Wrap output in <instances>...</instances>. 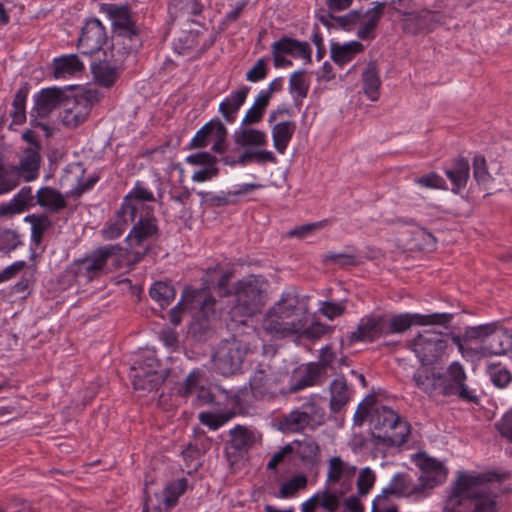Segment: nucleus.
I'll return each instance as SVG.
<instances>
[{
  "label": "nucleus",
  "mask_w": 512,
  "mask_h": 512,
  "mask_svg": "<svg viewBox=\"0 0 512 512\" xmlns=\"http://www.w3.org/2000/svg\"><path fill=\"white\" fill-rule=\"evenodd\" d=\"M454 315L452 313H404L387 317L385 315L386 335L402 333L407 331L412 325L421 326H440L448 329Z\"/></svg>",
  "instance_id": "nucleus-8"
},
{
  "label": "nucleus",
  "mask_w": 512,
  "mask_h": 512,
  "mask_svg": "<svg viewBox=\"0 0 512 512\" xmlns=\"http://www.w3.org/2000/svg\"><path fill=\"white\" fill-rule=\"evenodd\" d=\"M229 437L227 444L238 454L248 452L256 442L255 433L243 425H236L230 429Z\"/></svg>",
  "instance_id": "nucleus-24"
},
{
  "label": "nucleus",
  "mask_w": 512,
  "mask_h": 512,
  "mask_svg": "<svg viewBox=\"0 0 512 512\" xmlns=\"http://www.w3.org/2000/svg\"><path fill=\"white\" fill-rule=\"evenodd\" d=\"M442 373L435 372L427 366H422L413 374V382L415 386L423 393L432 396L438 389Z\"/></svg>",
  "instance_id": "nucleus-25"
},
{
  "label": "nucleus",
  "mask_w": 512,
  "mask_h": 512,
  "mask_svg": "<svg viewBox=\"0 0 512 512\" xmlns=\"http://www.w3.org/2000/svg\"><path fill=\"white\" fill-rule=\"evenodd\" d=\"M68 95V88L49 87L42 89L34 96L31 118L48 117L58 107H64Z\"/></svg>",
  "instance_id": "nucleus-16"
},
{
  "label": "nucleus",
  "mask_w": 512,
  "mask_h": 512,
  "mask_svg": "<svg viewBox=\"0 0 512 512\" xmlns=\"http://www.w3.org/2000/svg\"><path fill=\"white\" fill-rule=\"evenodd\" d=\"M411 246L420 251L430 252L435 249L436 238L425 228L416 227L412 231Z\"/></svg>",
  "instance_id": "nucleus-43"
},
{
  "label": "nucleus",
  "mask_w": 512,
  "mask_h": 512,
  "mask_svg": "<svg viewBox=\"0 0 512 512\" xmlns=\"http://www.w3.org/2000/svg\"><path fill=\"white\" fill-rule=\"evenodd\" d=\"M321 373V367L315 363L307 365L300 377H294L289 392L295 393L304 388L317 384Z\"/></svg>",
  "instance_id": "nucleus-40"
},
{
  "label": "nucleus",
  "mask_w": 512,
  "mask_h": 512,
  "mask_svg": "<svg viewBox=\"0 0 512 512\" xmlns=\"http://www.w3.org/2000/svg\"><path fill=\"white\" fill-rule=\"evenodd\" d=\"M363 49V44L358 41H351L345 44L332 42L330 45L331 58L340 66L350 62Z\"/></svg>",
  "instance_id": "nucleus-30"
},
{
  "label": "nucleus",
  "mask_w": 512,
  "mask_h": 512,
  "mask_svg": "<svg viewBox=\"0 0 512 512\" xmlns=\"http://www.w3.org/2000/svg\"><path fill=\"white\" fill-rule=\"evenodd\" d=\"M20 244V237L16 231L0 228V252L9 254Z\"/></svg>",
  "instance_id": "nucleus-56"
},
{
  "label": "nucleus",
  "mask_w": 512,
  "mask_h": 512,
  "mask_svg": "<svg viewBox=\"0 0 512 512\" xmlns=\"http://www.w3.org/2000/svg\"><path fill=\"white\" fill-rule=\"evenodd\" d=\"M138 367L133 366V387L135 390L153 391L158 390L163 383V377L157 371H145V367L139 363Z\"/></svg>",
  "instance_id": "nucleus-26"
},
{
  "label": "nucleus",
  "mask_w": 512,
  "mask_h": 512,
  "mask_svg": "<svg viewBox=\"0 0 512 512\" xmlns=\"http://www.w3.org/2000/svg\"><path fill=\"white\" fill-rule=\"evenodd\" d=\"M129 222H132L129 218V214H119L118 210L116 212L115 221L109 222L102 230L103 237L109 240L120 237L126 230Z\"/></svg>",
  "instance_id": "nucleus-49"
},
{
  "label": "nucleus",
  "mask_w": 512,
  "mask_h": 512,
  "mask_svg": "<svg viewBox=\"0 0 512 512\" xmlns=\"http://www.w3.org/2000/svg\"><path fill=\"white\" fill-rule=\"evenodd\" d=\"M190 305L192 308H199L203 317L192 321L189 333L200 341L205 340L210 332L208 317L214 314L215 299L203 291H194L191 294Z\"/></svg>",
  "instance_id": "nucleus-15"
},
{
  "label": "nucleus",
  "mask_w": 512,
  "mask_h": 512,
  "mask_svg": "<svg viewBox=\"0 0 512 512\" xmlns=\"http://www.w3.org/2000/svg\"><path fill=\"white\" fill-rule=\"evenodd\" d=\"M154 200L153 193L137 183L133 190L125 196L119 209V214H129L130 220L135 222L138 211L144 209L142 202Z\"/></svg>",
  "instance_id": "nucleus-22"
},
{
  "label": "nucleus",
  "mask_w": 512,
  "mask_h": 512,
  "mask_svg": "<svg viewBox=\"0 0 512 512\" xmlns=\"http://www.w3.org/2000/svg\"><path fill=\"white\" fill-rule=\"evenodd\" d=\"M362 82L364 93L370 100L376 101L379 98L381 81L375 62H370L363 71Z\"/></svg>",
  "instance_id": "nucleus-38"
},
{
  "label": "nucleus",
  "mask_w": 512,
  "mask_h": 512,
  "mask_svg": "<svg viewBox=\"0 0 512 512\" xmlns=\"http://www.w3.org/2000/svg\"><path fill=\"white\" fill-rule=\"evenodd\" d=\"M186 488L187 480L184 478L170 482L165 486L163 504L166 510H170L177 504L179 497L186 491Z\"/></svg>",
  "instance_id": "nucleus-42"
},
{
  "label": "nucleus",
  "mask_w": 512,
  "mask_h": 512,
  "mask_svg": "<svg viewBox=\"0 0 512 512\" xmlns=\"http://www.w3.org/2000/svg\"><path fill=\"white\" fill-rule=\"evenodd\" d=\"M249 90V87L243 86L220 103L219 111L227 122L232 123L235 121V115L245 102Z\"/></svg>",
  "instance_id": "nucleus-32"
},
{
  "label": "nucleus",
  "mask_w": 512,
  "mask_h": 512,
  "mask_svg": "<svg viewBox=\"0 0 512 512\" xmlns=\"http://www.w3.org/2000/svg\"><path fill=\"white\" fill-rule=\"evenodd\" d=\"M158 232L157 219L153 216L152 211L147 210L144 215L141 214L126 237V241L131 249L142 248L141 251H136L137 260H140L147 254L150 246L146 242L157 236Z\"/></svg>",
  "instance_id": "nucleus-11"
},
{
  "label": "nucleus",
  "mask_w": 512,
  "mask_h": 512,
  "mask_svg": "<svg viewBox=\"0 0 512 512\" xmlns=\"http://www.w3.org/2000/svg\"><path fill=\"white\" fill-rule=\"evenodd\" d=\"M382 336H386L385 314H371L361 318L357 329L350 332L347 339L350 343L373 342Z\"/></svg>",
  "instance_id": "nucleus-17"
},
{
  "label": "nucleus",
  "mask_w": 512,
  "mask_h": 512,
  "mask_svg": "<svg viewBox=\"0 0 512 512\" xmlns=\"http://www.w3.org/2000/svg\"><path fill=\"white\" fill-rule=\"evenodd\" d=\"M320 496V507L327 512H336L340 507L341 494L331 492L328 488L317 492Z\"/></svg>",
  "instance_id": "nucleus-59"
},
{
  "label": "nucleus",
  "mask_w": 512,
  "mask_h": 512,
  "mask_svg": "<svg viewBox=\"0 0 512 512\" xmlns=\"http://www.w3.org/2000/svg\"><path fill=\"white\" fill-rule=\"evenodd\" d=\"M489 482L490 478L485 474L461 473L454 486V496L460 502L470 500L471 512H496Z\"/></svg>",
  "instance_id": "nucleus-2"
},
{
  "label": "nucleus",
  "mask_w": 512,
  "mask_h": 512,
  "mask_svg": "<svg viewBox=\"0 0 512 512\" xmlns=\"http://www.w3.org/2000/svg\"><path fill=\"white\" fill-rule=\"evenodd\" d=\"M249 350L248 342L235 335L222 340L212 355L214 369L223 376L240 373Z\"/></svg>",
  "instance_id": "nucleus-5"
},
{
  "label": "nucleus",
  "mask_w": 512,
  "mask_h": 512,
  "mask_svg": "<svg viewBox=\"0 0 512 512\" xmlns=\"http://www.w3.org/2000/svg\"><path fill=\"white\" fill-rule=\"evenodd\" d=\"M267 281L260 276H249L236 283V303L231 309L233 317H252L266 303Z\"/></svg>",
  "instance_id": "nucleus-3"
},
{
  "label": "nucleus",
  "mask_w": 512,
  "mask_h": 512,
  "mask_svg": "<svg viewBox=\"0 0 512 512\" xmlns=\"http://www.w3.org/2000/svg\"><path fill=\"white\" fill-rule=\"evenodd\" d=\"M269 102L270 101L266 96H262L259 93L252 107L246 112L242 120V125L244 126L259 123L263 118L265 109Z\"/></svg>",
  "instance_id": "nucleus-50"
},
{
  "label": "nucleus",
  "mask_w": 512,
  "mask_h": 512,
  "mask_svg": "<svg viewBox=\"0 0 512 512\" xmlns=\"http://www.w3.org/2000/svg\"><path fill=\"white\" fill-rule=\"evenodd\" d=\"M419 467L421 469L420 476H412L408 473L396 474L388 487L383 490V495L421 498L425 495L426 490L433 489L446 480L447 469L436 459L421 457Z\"/></svg>",
  "instance_id": "nucleus-1"
},
{
  "label": "nucleus",
  "mask_w": 512,
  "mask_h": 512,
  "mask_svg": "<svg viewBox=\"0 0 512 512\" xmlns=\"http://www.w3.org/2000/svg\"><path fill=\"white\" fill-rule=\"evenodd\" d=\"M233 137L235 143L241 147H261L267 143L265 132L253 128H241L235 131Z\"/></svg>",
  "instance_id": "nucleus-39"
},
{
  "label": "nucleus",
  "mask_w": 512,
  "mask_h": 512,
  "mask_svg": "<svg viewBox=\"0 0 512 512\" xmlns=\"http://www.w3.org/2000/svg\"><path fill=\"white\" fill-rule=\"evenodd\" d=\"M120 70L121 68L116 67L107 59L91 64V72L96 83L106 88L111 87L116 82Z\"/></svg>",
  "instance_id": "nucleus-27"
},
{
  "label": "nucleus",
  "mask_w": 512,
  "mask_h": 512,
  "mask_svg": "<svg viewBox=\"0 0 512 512\" xmlns=\"http://www.w3.org/2000/svg\"><path fill=\"white\" fill-rule=\"evenodd\" d=\"M271 308L290 320L304 319L308 314V307L301 303L296 290H288L282 293L280 299Z\"/></svg>",
  "instance_id": "nucleus-19"
},
{
  "label": "nucleus",
  "mask_w": 512,
  "mask_h": 512,
  "mask_svg": "<svg viewBox=\"0 0 512 512\" xmlns=\"http://www.w3.org/2000/svg\"><path fill=\"white\" fill-rule=\"evenodd\" d=\"M29 93V88L27 85L22 86L15 94L12 107L13 110L11 111L10 115L13 118L14 124H22L26 120V113H25V105L27 96Z\"/></svg>",
  "instance_id": "nucleus-45"
},
{
  "label": "nucleus",
  "mask_w": 512,
  "mask_h": 512,
  "mask_svg": "<svg viewBox=\"0 0 512 512\" xmlns=\"http://www.w3.org/2000/svg\"><path fill=\"white\" fill-rule=\"evenodd\" d=\"M306 325L307 317L305 318V325L303 326V329H301L296 335H300L307 339H319L327 331L326 326L318 322L312 323L308 327H306Z\"/></svg>",
  "instance_id": "nucleus-62"
},
{
  "label": "nucleus",
  "mask_w": 512,
  "mask_h": 512,
  "mask_svg": "<svg viewBox=\"0 0 512 512\" xmlns=\"http://www.w3.org/2000/svg\"><path fill=\"white\" fill-rule=\"evenodd\" d=\"M270 370L271 367L269 365L259 364L250 378V388L256 399L272 400L277 396L276 388L267 377Z\"/></svg>",
  "instance_id": "nucleus-21"
},
{
  "label": "nucleus",
  "mask_w": 512,
  "mask_h": 512,
  "mask_svg": "<svg viewBox=\"0 0 512 512\" xmlns=\"http://www.w3.org/2000/svg\"><path fill=\"white\" fill-rule=\"evenodd\" d=\"M306 71L298 70L291 74L289 79V92L292 95L294 104L300 108L303 99L307 97L309 91V81L306 79Z\"/></svg>",
  "instance_id": "nucleus-35"
},
{
  "label": "nucleus",
  "mask_w": 512,
  "mask_h": 512,
  "mask_svg": "<svg viewBox=\"0 0 512 512\" xmlns=\"http://www.w3.org/2000/svg\"><path fill=\"white\" fill-rule=\"evenodd\" d=\"M19 184L18 172L10 165L0 163V196L15 189Z\"/></svg>",
  "instance_id": "nucleus-52"
},
{
  "label": "nucleus",
  "mask_w": 512,
  "mask_h": 512,
  "mask_svg": "<svg viewBox=\"0 0 512 512\" xmlns=\"http://www.w3.org/2000/svg\"><path fill=\"white\" fill-rule=\"evenodd\" d=\"M307 485V478L305 475H297L290 480L284 482L280 487V496L282 498H289L296 494Z\"/></svg>",
  "instance_id": "nucleus-57"
},
{
  "label": "nucleus",
  "mask_w": 512,
  "mask_h": 512,
  "mask_svg": "<svg viewBox=\"0 0 512 512\" xmlns=\"http://www.w3.org/2000/svg\"><path fill=\"white\" fill-rule=\"evenodd\" d=\"M101 11L106 13L112 22L113 37H126L128 41L138 42L140 30L127 6L106 3L102 4Z\"/></svg>",
  "instance_id": "nucleus-12"
},
{
  "label": "nucleus",
  "mask_w": 512,
  "mask_h": 512,
  "mask_svg": "<svg viewBox=\"0 0 512 512\" xmlns=\"http://www.w3.org/2000/svg\"><path fill=\"white\" fill-rule=\"evenodd\" d=\"M470 166L465 158H458L451 168L445 170V174L452 183L451 191L459 193L467 184Z\"/></svg>",
  "instance_id": "nucleus-29"
},
{
  "label": "nucleus",
  "mask_w": 512,
  "mask_h": 512,
  "mask_svg": "<svg viewBox=\"0 0 512 512\" xmlns=\"http://www.w3.org/2000/svg\"><path fill=\"white\" fill-rule=\"evenodd\" d=\"M25 221L31 223V239L38 245L42 241L44 233L50 228L51 221L47 215H28Z\"/></svg>",
  "instance_id": "nucleus-46"
},
{
  "label": "nucleus",
  "mask_w": 512,
  "mask_h": 512,
  "mask_svg": "<svg viewBox=\"0 0 512 512\" xmlns=\"http://www.w3.org/2000/svg\"><path fill=\"white\" fill-rule=\"evenodd\" d=\"M96 102H98V93L95 90L89 89L76 95L69 94L64 104L63 124L76 128L87 119Z\"/></svg>",
  "instance_id": "nucleus-10"
},
{
  "label": "nucleus",
  "mask_w": 512,
  "mask_h": 512,
  "mask_svg": "<svg viewBox=\"0 0 512 512\" xmlns=\"http://www.w3.org/2000/svg\"><path fill=\"white\" fill-rule=\"evenodd\" d=\"M374 402H375V397L370 396V397H367L363 402H361L358 405L357 410L354 414V425L361 426L364 423V421L366 420V418L369 415H371L370 407L374 404Z\"/></svg>",
  "instance_id": "nucleus-63"
},
{
  "label": "nucleus",
  "mask_w": 512,
  "mask_h": 512,
  "mask_svg": "<svg viewBox=\"0 0 512 512\" xmlns=\"http://www.w3.org/2000/svg\"><path fill=\"white\" fill-rule=\"evenodd\" d=\"M473 176L476 182L482 185L486 190L492 189L491 182L494 178L488 172L486 160L481 155H476L473 159Z\"/></svg>",
  "instance_id": "nucleus-48"
},
{
  "label": "nucleus",
  "mask_w": 512,
  "mask_h": 512,
  "mask_svg": "<svg viewBox=\"0 0 512 512\" xmlns=\"http://www.w3.org/2000/svg\"><path fill=\"white\" fill-rule=\"evenodd\" d=\"M305 325L304 319L284 318L278 310L269 308L262 319L261 327L263 331L276 339H283L296 335Z\"/></svg>",
  "instance_id": "nucleus-14"
},
{
  "label": "nucleus",
  "mask_w": 512,
  "mask_h": 512,
  "mask_svg": "<svg viewBox=\"0 0 512 512\" xmlns=\"http://www.w3.org/2000/svg\"><path fill=\"white\" fill-rule=\"evenodd\" d=\"M375 483V474L369 468H364L357 479V489L360 496H364L369 493L370 489Z\"/></svg>",
  "instance_id": "nucleus-60"
},
{
  "label": "nucleus",
  "mask_w": 512,
  "mask_h": 512,
  "mask_svg": "<svg viewBox=\"0 0 512 512\" xmlns=\"http://www.w3.org/2000/svg\"><path fill=\"white\" fill-rule=\"evenodd\" d=\"M294 444L297 445L294 451H296L302 460H313L320 453L318 444L312 438L306 437L301 441L296 440Z\"/></svg>",
  "instance_id": "nucleus-54"
},
{
  "label": "nucleus",
  "mask_w": 512,
  "mask_h": 512,
  "mask_svg": "<svg viewBox=\"0 0 512 512\" xmlns=\"http://www.w3.org/2000/svg\"><path fill=\"white\" fill-rule=\"evenodd\" d=\"M41 160L40 147H27L23 150L19 164L10 166L18 172V179L23 178L26 182H31L39 176Z\"/></svg>",
  "instance_id": "nucleus-20"
},
{
  "label": "nucleus",
  "mask_w": 512,
  "mask_h": 512,
  "mask_svg": "<svg viewBox=\"0 0 512 512\" xmlns=\"http://www.w3.org/2000/svg\"><path fill=\"white\" fill-rule=\"evenodd\" d=\"M466 329V338H469V341H480L481 344H485L487 340L497 332L498 323L491 322L486 324H481L477 326H468Z\"/></svg>",
  "instance_id": "nucleus-44"
},
{
  "label": "nucleus",
  "mask_w": 512,
  "mask_h": 512,
  "mask_svg": "<svg viewBox=\"0 0 512 512\" xmlns=\"http://www.w3.org/2000/svg\"><path fill=\"white\" fill-rule=\"evenodd\" d=\"M140 45L138 42L128 41L126 37H113L110 47V55L106 57L108 61L123 69L125 61L131 56L132 52Z\"/></svg>",
  "instance_id": "nucleus-23"
},
{
  "label": "nucleus",
  "mask_w": 512,
  "mask_h": 512,
  "mask_svg": "<svg viewBox=\"0 0 512 512\" xmlns=\"http://www.w3.org/2000/svg\"><path fill=\"white\" fill-rule=\"evenodd\" d=\"M448 334L435 329H425L418 333L408 344L422 366L437 363L444 355L447 347Z\"/></svg>",
  "instance_id": "nucleus-6"
},
{
  "label": "nucleus",
  "mask_w": 512,
  "mask_h": 512,
  "mask_svg": "<svg viewBox=\"0 0 512 512\" xmlns=\"http://www.w3.org/2000/svg\"><path fill=\"white\" fill-rule=\"evenodd\" d=\"M35 199L36 195H33L32 188L30 186L21 188L20 191L12 198L13 205L17 206L21 212H24L28 208L37 204Z\"/></svg>",
  "instance_id": "nucleus-58"
},
{
  "label": "nucleus",
  "mask_w": 512,
  "mask_h": 512,
  "mask_svg": "<svg viewBox=\"0 0 512 512\" xmlns=\"http://www.w3.org/2000/svg\"><path fill=\"white\" fill-rule=\"evenodd\" d=\"M123 248L118 244H110L95 249L90 255L75 261V275L88 281L99 278L108 260L121 256Z\"/></svg>",
  "instance_id": "nucleus-9"
},
{
  "label": "nucleus",
  "mask_w": 512,
  "mask_h": 512,
  "mask_svg": "<svg viewBox=\"0 0 512 512\" xmlns=\"http://www.w3.org/2000/svg\"><path fill=\"white\" fill-rule=\"evenodd\" d=\"M487 372L493 384L500 388L507 386L512 380L510 371L501 364H490Z\"/></svg>",
  "instance_id": "nucleus-55"
},
{
  "label": "nucleus",
  "mask_w": 512,
  "mask_h": 512,
  "mask_svg": "<svg viewBox=\"0 0 512 512\" xmlns=\"http://www.w3.org/2000/svg\"><path fill=\"white\" fill-rule=\"evenodd\" d=\"M466 378L463 366L457 361L452 362L442 374L439 382L440 393L444 396H458L462 400L474 402L476 396L466 386Z\"/></svg>",
  "instance_id": "nucleus-13"
},
{
  "label": "nucleus",
  "mask_w": 512,
  "mask_h": 512,
  "mask_svg": "<svg viewBox=\"0 0 512 512\" xmlns=\"http://www.w3.org/2000/svg\"><path fill=\"white\" fill-rule=\"evenodd\" d=\"M384 8L385 3L377 2L372 9L366 12L365 16L367 19L361 22L360 28L357 31V36L360 39L366 40L374 37L373 32L383 15Z\"/></svg>",
  "instance_id": "nucleus-37"
},
{
  "label": "nucleus",
  "mask_w": 512,
  "mask_h": 512,
  "mask_svg": "<svg viewBox=\"0 0 512 512\" xmlns=\"http://www.w3.org/2000/svg\"><path fill=\"white\" fill-rule=\"evenodd\" d=\"M83 69L84 65L76 54L63 55L53 60V74L57 79L75 75Z\"/></svg>",
  "instance_id": "nucleus-31"
},
{
  "label": "nucleus",
  "mask_w": 512,
  "mask_h": 512,
  "mask_svg": "<svg viewBox=\"0 0 512 512\" xmlns=\"http://www.w3.org/2000/svg\"><path fill=\"white\" fill-rule=\"evenodd\" d=\"M488 355H502L512 349V334L498 326L497 332L484 344Z\"/></svg>",
  "instance_id": "nucleus-36"
},
{
  "label": "nucleus",
  "mask_w": 512,
  "mask_h": 512,
  "mask_svg": "<svg viewBox=\"0 0 512 512\" xmlns=\"http://www.w3.org/2000/svg\"><path fill=\"white\" fill-rule=\"evenodd\" d=\"M36 203L53 213L59 212L67 206L64 196L49 186L42 187L37 191Z\"/></svg>",
  "instance_id": "nucleus-28"
},
{
  "label": "nucleus",
  "mask_w": 512,
  "mask_h": 512,
  "mask_svg": "<svg viewBox=\"0 0 512 512\" xmlns=\"http://www.w3.org/2000/svg\"><path fill=\"white\" fill-rule=\"evenodd\" d=\"M323 262H325V263L330 262V263H333L341 268L348 267V266H354L358 263L356 256L352 255V254H348V253L326 254L323 257Z\"/></svg>",
  "instance_id": "nucleus-61"
},
{
  "label": "nucleus",
  "mask_w": 512,
  "mask_h": 512,
  "mask_svg": "<svg viewBox=\"0 0 512 512\" xmlns=\"http://www.w3.org/2000/svg\"><path fill=\"white\" fill-rule=\"evenodd\" d=\"M107 36L102 23L94 18L85 23L81 36L78 40V47L82 54L91 55L98 52L106 42Z\"/></svg>",
  "instance_id": "nucleus-18"
},
{
  "label": "nucleus",
  "mask_w": 512,
  "mask_h": 512,
  "mask_svg": "<svg viewBox=\"0 0 512 512\" xmlns=\"http://www.w3.org/2000/svg\"><path fill=\"white\" fill-rule=\"evenodd\" d=\"M500 435L512 443V408L495 424Z\"/></svg>",
  "instance_id": "nucleus-64"
},
{
  "label": "nucleus",
  "mask_w": 512,
  "mask_h": 512,
  "mask_svg": "<svg viewBox=\"0 0 512 512\" xmlns=\"http://www.w3.org/2000/svg\"><path fill=\"white\" fill-rule=\"evenodd\" d=\"M324 422V410L313 402H307L284 415L279 421V430L284 433L303 432L306 428L315 430Z\"/></svg>",
  "instance_id": "nucleus-7"
},
{
  "label": "nucleus",
  "mask_w": 512,
  "mask_h": 512,
  "mask_svg": "<svg viewBox=\"0 0 512 512\" xmlns=\"http://www.w3.org/2000/svg\"><path fill=\"white\" fill-rule=\"evenodd\" d=\"M149 295L161 308H165L175 299L176 290L170 282L157 281L151 286Z\"/></svg>",
  "instance_id": "nucleus-41"
},
{
  "label": "nucleus",
  "mask_w": 512,
  "mask_h": 512,
  "mask_svg": "<svg viewBox=\"0 0 512 512\" xmlns=\"http://www.w3.org/2000/svg\"><path fill=\"white\" fill-rule=\"evenodd\" d=\"M371 434L390 445H401L407 441L409 425L387 406L376 407L370 415Z\"/></svg>",
  "instance_id": "nucleus-4"
},
{
  "label": "nucleus",
  "mask_w": 512,
  "mask_h": 512,
  "mask_svg": "<svg viewBox=\"0 0 512 512\" xmlns=\"http://www.w3.org/2000/svg\"><path fill=\"white\" fill-rule=\"evenodd\" d=\"M220 120H211L199 129L189 144L190 149L205 148L209 145L210 139L214 137L216 123Z\"/></svg>",
  "instance_id": "nucleus-47"
},
{
  "label": "nucleus",
  "mask_w": 512,
  "mask_h": 512,
  "mask_svg": "<svg viewBox=\"0 0 512 512\" xmlns=\"http://www.w3.org/2000/svg\"><path fill=\"white\" fill-rule=\"evenodd\" d=\"M295 130L296 124L293 121H283L273 126V145L280 154L285 153Z\"/></svg>",
  "instance_id": "nucleus-34"
},
{
  "label": "nucleus",
  "mask_w": 512,
  "mask_h": 512,
  "mask_svg": "<svg viewBox=\"0 0 512 512\" xmlns=\"http://www.w3.org/2000/svg\"><path fill=\"white\" fill-rule=\"evenodd\" d=\"M235 412L226 411L221 413L201 412L199 421L201 424L208 426L212 430H216L235 416Z\"/></svg>",
  "instance_id": "nucleus-53"
},
{
  "label": "nucleus",
  "mask_w": 512,
  "mask_h": 512,
  "mask_svg": "<svg viewBox=\"0 0 512 512\" xmlns=\"http://www.w3.org/2000/svg\"><path fill=\"white\" fill-rule=\"evenodd\" d=\"M355 470V467L349 466L340 457L334 456L329 460L327 480L336 483L344 474L352 475Z\"/></svg>",
  "instance_id": "nucleus-51"
},
{
  "label": "nucleus",
  "mask_w": 512,
  "mask_h": 512,
  "mask_svg": "<svg viewBox=\"0 0 512 512\" xmlns=\"http://www.w3.org/2000/svg\"><path fill=\"white\" fill-rule=\"evenodd\" d=\"M350 400L348 384L343 376L334 379L330 384V410L339 412Z\"/></svg>",
  "instance_id": "nucleus-33"
}]
</instances>
